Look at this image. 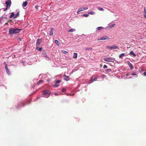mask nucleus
Segmentation results:
<instances>
[{
    "label": "nucleus",
    "instance_id": "1",
    "mask_svg": "<svg viewBox=\"0 0 146 146\" xmlns=\"http://www.w3.org/2000/svg\"><path fill=\"white\" fill-rule=\"evenodd\" d=\"M20 29L17 28L16 29L10 28L9 29V33L11 34H15L19 33L20 32Z\"/></svg>",
    "mask_w": 146,
    "mask_h": 146
},
{
    "label": "nucleus",
    "instance_id": "2",
    "mask_svg": "<svg viewBox=\"0 0 146 146\" xmlns=\"http://www.w3.org/2000/svg\"><path fill=\"white\" fill-rule=\"evenodd\" d=\"M110 39V38L107 36H104L103 37H101L100 38L98 39V41L100 40H109Z\"/></svg>",
    "mask_w": 146,
    "mask_h": 146
},
{
    "label": "nucleus",
    "instance_id": "3",
    "mask_svg": "<svg viewBox=\"0 0 146 146\" xmlns=\"http://www.w3.org/2000/svg\"><path fill=\"white\" fill-rule=\"evenodd\" d=\"M104 60L106 62H113L115 60L113 59L108 58H104Z\"/></svg>",
    "mask_w": 146,
    "mask_h": 146
},
{
    "label": "nucleus",
    "instance_id": "4",
    "mask_svg": "<svg viewBox=\"0 0 146 146\" xmlns=\"http://www.w3.org/2000/svg\"><path fill=\"white\" fill-rule=\"evenodd\" d=\"M42 95L43 97L47 98L49 96L50 94L47 92V91L44 90L43 92Z\"/></svg>",
    "mask_w": 146,
    "mask_h": 146
},
{
    "label": "nucleus",
    "instance_id": "5",
    "mask_svg": "<svg viewBox=\"0 0 146 146\" xmlns=\"http://www.w3.org/2000/svg\"><path fill=\"white\" fill-rule=\"evenodd\" d=\"M88 9V7H80L78 9V11H77V13H78L79 12H81L85 9Z\"/></svg>",
    "mask_w": 146,
    "mask_h": 146
},
{
    "label": "nucleus",
    "instance_id": "6",
    "mask_svg": "<svg viewBox=\"0 0 146 146\" xmlns=\"http://www.w3.org/2000/svg\"><path fill=\"white\" fill-rule=\"evenodd\" d=\"M8 1H6L5 2V4L6 5V6L7 7H9V8L11 4V0H8Z\"/></svg>",
    "mask_w": 146,
    "mask_h": 146
},
{
    "label": "nucleus",
    "instance_id": "7",
    "mask_svg": "<svg viewBox=\"0 0 146 146\" xmlns=\"http://www.w3.org/2000/svg\"><path fill=\"white\" fill-rule=\"evenodd\" d=\"M41 43V40L40 39L38 38L37 40L36 43V47H38Z\"/></svg>",
    "mask_w": 146,
    "mask_h": 146
},
{
    "label": "nucleus",
    "instance_id": "8",
    "mask_svg": "<svg viewBox=\"0 0 146 146\" xmlns=\"http://www.w3.org/2000/svg\"><path fill=\"white\" fill-rule=\"evenodd\" d=\"M60 80H57L56 81L55 84L54 86V87H58L59 86V83L60 82Z\"/></svg>",
    "mask_w": 146,
    "mask_h": 146
},
{
    "label": "nucleus",
    "instance_id": "9",
    "mask_svg": "<svg viewBox=\"0 0 146 146\" xmlns=\"http://www.w3.org/2000/svg\"><path fill=\"white\" fill-rule=\"evenodd\" d=\"M64 79L66 81H68L70 80V78L68 76H66V75H64Z\"/></svg>",
    "mask_w": 146,
    "mask_h": 146
},
{
    "label": "nucleus",
    "instance_id": "10",
    "mask_svg": "<svg viewBox=\"0 0 146 146\" xmlns=\"http://www.w3.org/2000/svg\"><path fill=\"white\" fill-rule=\"evenodd\" d=\"M28 4L27 2V1H25L23 2V4H22V7H26Z\"/></svg>",
    "mask_w": 146,
    "mask_h": 146
},
{
    "label": "nucleus",
    "instance_id": "11",
    "mask_svg": "<svg viewBox=\"0 0 146 146\" xmlns=\"http://www.w3.org/2000/svg\"><path fill=\"white\" fill-rule=\"evenodd\" d=\"M54 30L53 28H52L51 31H50V35L51 36L53 34Z\"/></svg>",
    "mask_w": 146,
    "mask_h": 146
},
{
    "label": "nucleus",
    "instance_id": "12",
    "mask_svg": "<svg viewBox=\"0 0 146 146\" xmlns=\"http://www.w3.org/2000/svg\"><path fill=\"white\" fill-rule=\"evenodd\" d=\"M111 49H117L118 48V46H116L115 45H113L112 46H111Z\"/></svg>",
    "mask_w": 146,
    "mask_h": 146
},
{
    "label": "nucleus",
    "instance_id": "13",
    "mask_svg": "<svg viewBox=\"0 0 146 146\" xmlns=\"http://www.w3.org/2000/svg\"><path fill=\"white\" fill-rule=\"evenodd\" d=\"M19 15V12H18L14 17V19L17 18Z\"/></svg>",
    "mask_w": 146,
    "mask_h": 146
},
{
    "label": "nucleus",
    "instance_id": "14",
    "mask_svg": "<svg viewBox=\"0 0 146 146\" xmlns=\"http://www.w3.org/2000/svg\"><path fill=\"white\" fill-rule=\"evenodd\" d=\"M5 69L6 70V71L7 72L8 74H9L10 73V71L8 69V68L7 67H5Z\"/></svg>",
    "mask_w": 146,
    "mask_h": 146
},
{
    "label": "nucleus",
    "instance_id": "15",
    "mask_svg": "<svg viewBox=\"0 0 146 146\" xmlns=\"http://www.w3.org/2000/svg\"><path fill=\"white\" fill-rule=\"evenodd\" d=\"M44 82V81L43 80H40L38 82L37 84L39 85L41 83H43Z\"/></svg>",
    "mask_w": 146,
    "mask_h": 146
},
{
    "label": "nucleus",
    "instance_id": "16",
    "mask_svg": "<svg viewBox=\"0 0 146 146\" xmlns=\"http://www.w3.org/2000/svg\"><path fill=\"white\" fill-rule=\"evenodd\" d=\"M77 57V54L76 53H74L73 56V58H76Z\"/></svg>",
    "mask_w": 146,
    "mask_h": 146
},
{
    "label": "nucleus",
    "instance_id": "17",
    "mask_svg": "<svg viewBox=\"0 0 146 146\" xmlns=\"http://www.w3.org/2000/svg\"><path fill=\"white\" fill-rule=\"evenodd\" d=\"M14 16H15V14H14V13L13 12H12L11 13V15L9 17V18H11L13 17H14Z\"/></svg>",
    "mask_w": 146,
    "mask_h": 146
},
{
    "label": "nucleus",
    "instance_id": "18",
    "mask_svg": "<svg viewBox=\"0 0 146 146\" xmlns=\"http://www.w3.org/2000/svg\"><path fill=\"white\" fill-rule=\"evenodd\" d=\"M103 29H104V28L103 27H97L96 28V30L97 31H98L99 30H101Z\"/></svg>",
    "mask_w": 146,
    "mask_h": 146
},
{
    "label": "nucleus",
    "instance_id": "19",
    "mask_svg": "<svg viewBox=\"0 0 146 146\" xmlns=\"http://www.w3.org/2000/svg\"><path fill=\"white\" fill-rule=\"evenodd\" d=\"M54 42L56 44L58 45H59L60 44V42L57 40H55Z\"/></svg>",
    "mask_w": 146,
    "mask_h": 146
},
{
    "label": "nucleus",
    "instance_id": "20",
    "mask_svg": "<svg viewBox=\"0 0 146 146\" xmlns=\"http://www.w3.org/2000/svg\"><path fill=\"white\" fill-rule=\"evenodd\" d=\"M36 48L39 51H41L42 50V47L39 48L38 47H36Z\"/></svg>",
    "mask_w": 146,
    "mask_h": 146
},
{
    "label": "nucleus",
    "instance_id": "21",
    "mask_svg": "<svg viewBox=\"0 0 146 146\" xmlns=\"http://www.w3.org/2000/svg\"><path fill=\"white\" fill-rule=\"evenodd\" d=\"M97 9H98V10L99 11H104V9L101 7H98Z\"/></svg>",
    "mask_w": 146,
    "mask_h": 146
},
{
    "label": "nucleus",
    "instance_id": "22",
    "mask_svg": "<svg viewBox=\"0 0 146 146\" xmlns=\"http://www.w3.org/2000/svg\"><path fill=\"white\" fill-rule=\"evenodd\" d=\"M74 31H75V29H71L69 30L68 31L69 32H72Z\"/></svg>",
    "mask_w": 146,
    "mask_h": 146
},
{
    "label": "nucleus",
    "instance_id": "23",
    "mask_svg": "<svg viewBox=\"0 0 146 146\" xmlns=\"http://www.w3.org/2000/svg\"><path fill=\"white\" fill-rule=\"evenodd\" d=\"M97 78L96 77H95L93 79H92L90 81V83L94 81H96Z\"/></svg>",
    "mask_w": 146,
    "mask_h": 146
},
{
    "label": "nucleus",
    "instance_id": "24",
    "mask_svg": "<svg viewBox=\"0 0 146 146\" xmlns=\"http://www.w3.org/2000/svg\"><path fill=\"white\" fill-rule=\"evenodd\" d=\"M125 55L124 53H122L119 55V57L120 58H122Z\"/></svg>",
    "mask_w": 146,
    "mask_h": 146
},
{
    "label": "nucleus",
    "instance_id": "25",
    "mask_svg": "<svg viewBox=\"0 0 146 146\" xmlns=\"http://www.w3.org/2000/svg\"><path fill=\"white\" fill-rule=\"evenodd\" d=\"M130 54H131L133 55L134 56H136V54L134 53V52L132 51H131L130 52Z\"/></svg>",
    "mask_w": 146,
    "mask_h": 146
},
{
    "label": "nucleus",
    "instance_id": "26",
    "mask_svg": "<svg viewBox=\"0 0 146 146\" xmlns=\"http://www.w3.org/2000/svg\"><path fill=\"white\" fill-rule=\"evenodd\" d=\"M129 65V66L131 69H133V65H132V64H131V63H130Z\"/></svg>",
    "mask_w": 146,
    "mask_h": 146
},
{
    "label": "nucleus",
    "instance_id": "27",
    "mask_svg": "<svg viewBox=\"0 0 146 146\" xmlns=\"http://www.w3.org/2000/svg\"><path fill=\"white\" fill-rule=\"evenodd\" d=\"M88 13L90 14L94 15L95 14V12L94 11H91L90 12H89Z\"/></svg>",
    "mask_w": 146,
    "mask_h": 146
},
{
    "label": "nucleus",
    "instance_id": "28",
    "mask_svg": "<svg viewBox=\"0 0 146 146\" xmlns=\"http://www.w3.org/2000/svg\"><path fill=\"white\" fill-rule=\"evenodd\" d=\"M43 54L45 57H47V55L45 52L44 51L43 52Z\"/></svg>",
    "mask_w": 146,
    "mask_h": 146
},
{
    "label": "nucleus",
    "instance_id": "29",
    "mask_svg": "<svg viewBox=\"0 0 146 146\" xmlns=\"http://www.w3.org/2000/svg\"><path fill=\"white\" fill-rule=\"evenodd\" d=\"M64 54H65V53H68V52H67V51H66L64 50H62V51H61Z\"/></svg>",
    "mask_w": 146,
    "mask_h": 146
},
{
    "label": "nucleus",
    "instance_id": "30",
    "mask_svg": "<svg viewBox=\"0 0 146 146\" xmlns=\"http://www.w3.org/2000/svg\"><path fill=\"white\" fill-rule=\"evenodd\" d=\"M144 12L145 13V14L144 15V16L146 17V9L145 8H144Z\"/></svg>",
    "mask_w": 146,
    "mask_h": 146
},
{
    "label": "nucleus",
    "instance_id": "31",
    "mask_svg": "<svg viewBox=\"0 0 146 146\" xmlns=\"http://www.w3.org/2000/svg\"><path fill=\"white\" fill-rule=\"evenodd\" d=\"M106 48H107V49H110V50H112L111 49V46H106Z\"/></svg>",
    "mask_w": 146,
    "mask_h": 146
},
{
    "label": "nucleus",
    "instance_id": "32",
    "mask_svg": "<svg viewBox=\"0 0 146 146\" xmlns=\"http://www.w3.org/2000/svg\"><path fill=\"white\" fill-rule=\"evenodd\" d=\"M89 16L88 14H85L83 15V16L85 17H87Z\"/></svg>",
    "mask_w": 146,
    "mask_h": 146
},
{
    "label": "nucleus",
    "instance_id": "33",
    "mask_svg": "<svg viewBox=\"0 0 146 146\" xmlns=\"http://www.w3.org/2000/svg\"><path fill=\"white\" fill-rule=\"evenodd\" d=\"M115 24H113L110 26V27L111 28H112V27H114V26H115Z\"/></svg>",
    "mask_w": 146,
    "mask_h": 146
},
{
    "label": "nucleus",
    "instance_id": "34",
    "mask_svg": "<svg viewBox=\"0 0 146 146\" xmlns=\"http://www.w3.org/2000/svg\"><path fill=\"white\" fill-rule=\"evenodd\" d=\"M92 48H86L85 49L86 50H92Z\"/></svg>",
    "mask_w": 146,
    "mask_h": 146
},
{
    "label": "nucleus",
    "instance_id": "35",
    "mask_svg": "<svg viewBox=\"0 0 146 146\" xmlns=\"http://www.w3.org/2000/svg\"><path fill=\"white\" fill-rule=\"evenodd\" d=\"M9 9V7H6V8H5V9H3V11H6L7 10V9Z\"/></svg>",
    "mask_w": 146,
    "mask_h": 146
},
{
    "label": "nucleus",
    "instance_id": "36",
    "mask_svg": "<svg viewBox=\"0 0 146 146\" xmlns=\"http://www.w3.org/2000/svg\"><path fill=\"white\" fill-rule=\"evenodd\" d=\"M4 64H5V67H7V63H6V62H4Z\"/></svg>",
    "mask_w": 146,
    "mask_h": 146
},
{
    "label": "nucleus",
    "instance_id": "37",
    "mask_svg": "<svg viewBox=\"0 0 146 146\" xmlns=\"http://www.w3.org/2000/svg\"><path fill=\"white\" fill-rule=\"evenodd\" d=\"M62 92H65L66 91V90L65 88H63L62 89Z\"/></svg>",
    "mask_w": 146,
    "mask_h": 146
},
{
    "label": "nucleus",
    "instance_id": "38",
    "mask_svg": "<svg viewBox=\"0 0 146 146\" xmlns=\"http://www.w3.org/2000/svg\"><path fill=\"white\" fill-rule=\"evenodd\" d=\"M103 68H107V66L106 65H104L103 66Z\"/></svg>",
    "mask_w": 146,
    "mask_h": 146
},
{
    "label": "nucleus",
    "instance_id": "39",
    "mask_svg": "<svg viewBox=\"0 0 146 146\" xmlns=\"http://www.w3.org/2000/svg\"><path fill=\"white\" fill-rule=\"evenodd\" d=\"M106 70H107L109 72H110L111 71V70L110 69H107Z\"/></svg>",
    "mask_w": 146,
    "mask_h": 146
},
{
    "label": "nucleus",
    "instance_id": "40",
    "mask_svg": "<svg viewBox=\"0 0 146 146\" xmlns=\"http://www.w3.org/2000/svg\"><path fill=\"white\" fill-rule=\"evenodd\" d=\"M144 75L146 76V72H144L143 73Z\"/></svg>",
    "mask_w": 146,
    "mask_h": 146
},
{
    "label": "nucleus",
    "instance_id": "41",
    "mask_svg": "<svg viewBox=\"0 0 146 146\" xmlns=\"http://www.w3.org/2000/svg\"><path fill=\"white\" fill-rule=\"evenodd\" d=\"M132 75H136V74H132Z\"/></svg>",
    "mask_w": 146,
    "mask_h": 146
},
{
    "label": "nucleus",
    "instance_id": "42",
    "mask_svg": "<svg viewBox=\"0 0 146 146\" xmlns=\"http://www.w3.org/2000/svg\"><path fill=\"white\" fill-rule=\"evenodd\" d=\"M5 25H8V23H5Z\"/></svg>",
    "mask_w": 146,
    "mask_h": 146
}]
</instances>
